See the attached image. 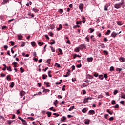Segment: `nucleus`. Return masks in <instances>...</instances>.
I'll use <instances>...</instances> for the list:
<instances>
[{"label": "nucleus", "instance_id": "nucleus-1", "mask_svg": "<svg viewBox=\"0 0 125 125\" xmlns=\"http://www.w3.org/2000/svg\"><path fill=\"white\" fill-rule=\"evenodd\" d=\"M122 7H125V1L124 0H121V2L120 3H117L114 5L115 8L117 9H119V8H121Z\"/></svg>", "mask_w": 125, "mask_h": 125}, {"label": "nucleus", "instance_id": "nucleus-2", "mask_svg": "<svg viewBox=\"0 0 125 125\" xmlns=\"http://www.w3.org/2000/svg\"><path fill=\"white\" fill-rule=\"evenodd\" d=\"M122 33V31L119 32V33H116L115 31H113L111 34V37L112 38H116V36H118L119 34H121Z\"/></svg>", "mask_w": 125, "mask_h": 125}, {"label": "nucleus", "instance_id": "nucleus-3", "mask_svg": "<svg viewBox=\"0 0 125 125\" xmlns=\"http://www.w3.org/2000/svg\"><path fill=\"white\" fill-rule=\"evenodd\" d=\"M19 120H20L21 121H22L23 125H27V122L26 121V120L23 119V118H22L21 117H19Z\"/></svg>", "mask_w": 125, "mask_h": 125}, {"label": "nucleus", "instance_id": "nucleus-4", "mask_svg": "<svg viewBox=\"0 0 125 125\" xmlns=\"http://www.w3.org/2000/svg\"><path fill=\"white\" fill-rule=\"evenodd\" d=\"M80 49H86V46L85 45V44H81L79 46Z\"/></svg>", "mask_w": 125, "mask_h": 125}, {"label": "nucleus", "instance_id": "nucleus-5", "mask_svg": "<svg viewBox=\"0 0 125 125\" xmlns=\"http://www.w3.org/2000/svg\"><path fill=\"white\" fill-rule=\"evenodd\" d=\"M88 114L89 115H94V114H95V111L94 110H90L89 111Z\"/></svg>", "mask_w": 125, "mask_h": 125}, {"label": "nucleus", "instance_id": "nucleus-6", "mask_svg": "<svg viewBox=\"0 0 125 125\" xmlns=\"http://www.w3.org/2000/svg\"><path fill=\"white\" fill-rule=\"evenodd\" d=\"M20 95L21 96V98H22L24 95H25V91H21L20 93Z\"/></svg>", "mask_w": 125, "mask_h": 125}, {"label": "nucleus", "instance_id": "nucleus-7", "mask_svg": "<svg viewBox=\"0 0 125 125\" xmlns=\"http://www.w3.org/2000/svg\"><path fill=\"white\" fill-rule=\"evenodd\" d=\"M44 84H46V86L47 87H50V83L48 82H44Z\"/></svg>", "mask_w": 125, "mask_h": 125}, {"label": "nucleus", "instance_id": "nucleus-8", "mask_svg": "<svg viewBox=\"0 0 125 125\" xmlns=\"http://www.w3.org/2000/svg\"><path fill=\"white\" fill-rule=\"evenodd\" d=\"M87 60L88 62H92V61L93 60V57L87 58Z\"/></svg>", "mask_w": 125, "mask_h": 125}, {"label": "nucleus", "instance_id": "nucleus-9", "mask_svg": "<svg viewBox=\"0 0 125 125\" xmlns=\"http://www.w3.org/2000/svg\"><path fill=\"white\" fill-rule=\"evenodd\" d=\"M83 4H80L79 5V9L81 10V12L83 11Z\"/></svg>", "mask_w": 125, "mask_h": 125}, {"label": "nucleus", "instance_id": "nucleus-10", "mask_svg": "<svg viewBox=\"0 0 125 125\" xmlns=\"http://www.w3.org/2000/svg\"><path fill=\"white\" fill-rule=\"evenodd\" d=\"M52 114V113H51L49 111H47L46 112V114L47 115L48 118H50V117H51Z\"/></svg>", "mask_w": 125, "mask_h": 125}, {"label": "nucleus", "instance_id": "nucleus-11", "mask_svg": "<svg viewBox=\"0 0 125 125\" xmlns=\"http://www.w3.org/2000/svg\"><path fill=\"white\" fill-rule=\"evenodd\" d=\"M119 60H120V62H125V58L121 57H120Z\"/></svg>", "mask_w": 125, "mask_h": 125}, {"label": "nucleus", "instance_id": "nucleus-12", "mask_svg": "<svg viewBox=\"0 0 125 125\" xmlns=\"http://www.w3.org/2000/svg\"><path fill=\"white\" fill-rule=\"evenodd\" d=\"M38 45H39V46H42V45H43L44 44V43H43V42H38Z\"/></svg>", "mask_w": 125, "mask_h": 125}, {"label": "nucleus", "instance_id": "nucleus-13", "mask_svg": "<svg viewBox=\"0 0 125 125\" xmlns=\"http://www.w3.org/2000/svg\"><path fill=\"white\" fill-rule=\"evenodd\" d=\"M76 57H79L80 58L81 56L77 55V54H74L73 55V58L74 59H75Z\"/></svg>", "mask_w": 125, "mask_h": 125}, {"label": "nucleus", "instance_id": "nucleus-14", "mask_svg": "<svg viewBox=\"0 0 125 125\" xmlns=\"http://www.w3.org/2000/svg\"><path fill=\"white\" fill-rule=\"evenodd\" d=\"M6 79L7 80V81H11V77H10V75H7L6 77Z\"/></svg>", "mask_w": 125, "mask_h": 125}, {"label": "nucleus", "instance_id": "nucleus-15", "mask_svg": "<svg viewBox=\"0 0 125 125\" xmlns=\"http://www.w3.org/2000/svg\"><path fill=\"white\" fill-rule=\"evenodd\" d=\"M46 78H47V75H46L45 74H43L42 75V79H43V80H45V79H46Z\"/></svg>", "mask_w": 125, "mask_h": 125}, {"label": "nucleus", "instance_id": "nucleus-16", "mask_svg": "<svg viewBox=\"0 0 125 125\" xmlns=\"http://www.w3.org/2000/svg\"><path fill=\"white\" fill-rule=\"evenodd\" d=\"M74 51H75V52H80V47L79 46V47L76 48Z\"/></svg>", "mask_w": 125, "mask_h": 125}, {"label": "nucleus", "instance_id": "nucleus-17", "mask_svg": "<svg viewBox=\"0 0 125 125\" xmlns=\"http://www.w3.org/2000/svg\"><path fill=\"white\" fill-rule=\"evenodd\" d=\"M7 71H9V72H12V69H11V66H9V67H7Z\"/></svg>", "mask_w": 125, "mask_h": 125}, {"label": "nucleus", "instance_id": "nucleus-18", "mask_svg": "<svg viewBox=\"0 0 125 125\" xmlns=\"http://www.w3.org/2000/svg\"><path fill=\"white\" fill-rule=\"evenodd\" d=\"M111 33V30H107V32L105 33V35L106 36H108V35H110V34Z\"/></svg>", "mask_w": 125, "mask_h": 125}, {"label": "nucleus", "instance_id": "nucleus-19", "mask_svg": "<svg viewBox=\"0 0 125 125\" xmlns=\"http://www.w3.org/2000/svg\"><path fill=\"white\" fill-rule=\"evenodd\" d=\"M9 0H3V2H2V4L4 5L5 3H7V2Z\"/></svg>", "mask_w": 125, "mask_h": 125}, {"label": "nucleus", "instance_id": "nucleus-20", "mask_svg": "<svg viewBox=\"0 0 125 125\" xmlns=\"http://www.w3.org/2000/svg\"><path fill=\"white\" fill-rule=\"evenodd\" d=\"M59 28H57L58 31H60V30H61V29H62L63 28V27H62V25H61V24H60L59 25Z\"/></svg>", "mask_w": 125, "mask_h": 125}, {"label": "nucleus", "instance_id": "nucleus-21", "mask_svg": "<svg viewBox=\"0 0 125 125\" xmlns=\"http://www.w3.org/2000/svg\"><path fill=\"white\" fill-rule=\"evenodd\" d=\"M82 112L83 113H86V112H87V109L86 108H84L83 109H82Z\"/></svg>", "mask_w": 125, "mask_h": 125}, {"label": "nucleus", "instance_id": "nucleus-22", "mask_svg": "<svg viewBox=\"0 0 125 125\" xmlns=\"http://www.w3.org/2000/svg\"><path fill=\"white\" fill-rule=\"evenodd\" d=\"M55 67H57V68H60L61 66L60 65V64H58V63H56L55 64Z\"/></svg>", "mask_w": 125, "mask_h": 125}, {"label": "nucleus", "instance_id": "nucleus-23", "mask_svg": "<svg viewBox=\"0 0 125 125\" xmlns=\"http://www.w3.org/2000/svg\"><path fill=\"white\" fill-rule=\"evenodd\" d=\"M89 123H90V120H86L84 122V124H85V125H89Z\"/></svg>", "mask_w": 125, "mask_h": 125}, {"label": "nucleus", "instance_id": "nucleus-24", "mask_svg": "<svg viewBox=\"0 0 125 125\" xmlns=\"http://www.w3.org/2000/svg\"><path fill=\"white\" fill-rule=\"evenodd\" d=\"M31 45H32V46H36V42H35L34 41L32 42H31Z\"/></svg>", "mask_w": 125, "mask_h": 125}, {"label": "nucleus", "instance_id": "nucleus-25", "mask_svg": "<svg viewBox=\"0 0 125 125\" xmlns=\"http://www.w3.org/2000/svg\"><path fill=\"white\" fill-rule=\"evenodd\" d=\"M75 109V106L73 105V106L70 107V108L68 109V111H72V110H74Z\"/></svg>", "mask_w": 125, "mask_h": 125}, {"label": "nucleus", "instance_id": "nucleus-26", "mask_svg": "<svg viewBox=\"0 0 125 125\" xmlns=\"http://www.w3.org/2000/svg\"><path fill=\"white\" fill-rule=\"evenodd\" d=\"M20 70L21 71V73H24V72H25V70L23 69V67H21Z\"/></svg>", "mask_w": 125, "mask_h": 125}, {"label": "nucleus", "instance_id": "nucleus-27", "mask_svg": "<svg viewBox=\"0 0 125 125\" xmlns=\"http://www.w3.org/2000/svg\"><path fill=\"white\" fill-rule=\"evenodd\" d=\"M110 72H113V71H115V68H114V66L110 67Z\"/></svg>", "mask_w": 125, "mask_h": 125}, {"label": "nucleus", "instance_id": "nucleus-28", "mask_svg": "<svg viewBox=\"0 0 125 125\" xmlns=\"http://www.w3.org/2000/svg\"><path fill=\"white\" fill-rule=\"evenodd\" d=\"M52 52H55V49L52 47V46H50Z\"/></svg>", "mask_w": 125, "mask_h": 125}, {"label": "nucleus", "instance_id": "nucleus-29", "mask_svg": "<svg viewBox=\"0 0 125 125\" xmlns=\"http://www.w3.org/2000/svg\"><path fill=\"white\" fill-rule=\"evenodd\" d=\"M13 122H14V121H11V120H8L7 121V123L8 124V125H11V124H12V123H13Z\"/></svg>", "mask_w": 125, "mask_h": 125}, {"label": "nucleus", "instance_id": "nucleus-30", "mask_svg": "<svg viewBox=\"0 0 125 125\" xmlns=\"http://www.w3.org/2000/svg\"><path fill=\"white\" fill-rule=\"evenodd\" d=\"M121 98H124V99H125V94L124 93H121Z\"/></svg>", "mask_w": 125, "mask_h": 125}, {"label": "nucleus", "instance_id": "nucleus-31", "mask_svg": "<svg viewBox=\"0 0 125 125\" xmlns=\"http://www.w3.org/2000/svg\"><path fill=\"white\" fill-rule=\"evenodd\" d=\"M17 62H13L12 63V65H14V68H16V67H17Z\"/></svg>", "mask_w": 125, "mask_h": 125}, {"label": "nucleus", "instance_id": "nucleus-32", "mask_svg": "<svg viewBox=\"0 0 125 125\" xmlns=\"http://www.w3.org/2000/svg\"><path fill=\"white\" fill-rule=\"evenodd\" d=\"M33 11H34V12H38V11H39V10H38V9L35 8H33L32 9Z\"/></svg>", "mask_w": 125, "mask_h": 125}, {"label": "nucleus", "instance_id": "nucleus-33", "mask_svg": "<svg viewBox=\"0 0 125 125\" xmlns=\"http://www.w3.org/2000/svg\"><path fill=\"white\" fill-rule=\"evenodd\" d=\"M98 73H96V72H94L93 76L94 77H95L96 78H97V77H98Z\"/></svg>", "mask_w": 125, "mask_h": 125}, {"label": "nucleus", "instance_id": "nucleus-34", "mask_svg": "<svg viewBox=\"0 0 125 125\" xmlns=\"http://www.w3.org/2000/svg\"><path fill=\"white\" fill-rule=\"evenodd\" d=\"M70 73L67 72L66 75H63V77H65V78H67V77H68L69 76H70Z\"/></svg>", "mask_w": 125, "mask_h": 125}, {"label": "nucleus", "instance_id": "nucleus-35", "mask_svg": "<svg viewBox=\"0 0 125 125\" xmlns=\"http://www.w3.org/2000/svg\"><path fill=\"white\" fill-rule=\"evenodd\" d=\"M82 19H83L82 22L83 24H84V23H85V18L84 17H83Z\"/></svg>", "mask_w": 125, "mask_h": 125}, {"label": "nucleus", "instance_id": "nucleus-36", "mask_svg": "<svg viewBox=\"0 0 125 125\" xmlns=\"http://www.w3.org/2000/svg\"><path fill=\"white\" fill-rule=\"evenodd\" d=\"M54 28H55V26H54V24H51L50 25V28L52 29V30H54Z\"/></svg>", "mask_w": 125, "mask_h": 125}, {"label": "nucleus", "instance_id": "nucleus-37", "mask_svg": "<svg viewBox=\"0 0 125 125\" xmlns=\"http://www.w3.org/2000/svg\"><path fill=\"white\" fill-rule=\"evenodd\" d=\"M14 87V82H13L11 83L10 87L12 88Z\"/></svg>", "mask_w": 125, "mask_h": 125}, {"label": "nucleus", "instance_id": "nucleus-38", "mask_svg": "<svg viewBox=\"0 0 125 125\" xmlns=\"http://www.w3.org/2000/svg\"><path fill=\"white\" fill-rule=\"evenodd\" d=\"M61 121H62V122H65V121H66V117L63 116L62 117V119H61Z\"/></svg>", "mask_w": 125, "mask_h": 125}, {"label": "nucleus", "instance_id": "nucleus-39", "mask_svg": "<svg viewBox=\"0 0 125 125\" xmlns=\"http://www.w3.org/2000/svg\"><path fill=\"white\" fill-rule=\"evenodd\" d=\"M18 38L19 40H22V39H23V36L22 35H19Z\"/></svg>", "mask_w": 125, "mask_h": 125}, {"label": "nucleus", "instance_id": "nucleus-40", "mask_svg": "<svg viewBox=\"0 0 125 125\" xmlns=\"http://www.w3.org/2000/svg\"><path fill=\"white\" fill-rule=\"evenodd\" d=\"M50 91V90H49V89H44L43 91V92H45L46 93V92H49Z\"/></svg>", "mask_w": 125, "mask_h": 125}, {"label": "nucleus", "instance_id": "nucleus-41", "mask_svg": "<svg viewBox=\"0 0 125 125\" xmlns=\"http://www.w3.org/2000/svg\"><path fill=\"white\" fill-rule=\"evenodd\" d=\"M118 92H119V91L117 90H115L114 91L113 94L114 95H116V94H117V93H118Z\"/></svg>", "mask_w": 125, "mask_h": 125}, {"label": "nucleus", "instance_id": "nucleus-42", "mask_svg": "<svg viewBox=\"0 0 125 125\" xmlns=\"http://www.w3.org/2000/svg\"><path fill=\"white\" fill-rule=\"evenodd\" d=\"M85 39L88 42H89V38L88 36H86Z\"/></svg>", "mask_w": 125, "mask_h": 125}, {"label": "nucleus", "instance_id": "nucleus-43", "mask_svg": "<svg viewBox=\"0 0 125 125\" xmlns=\"http://www.w3.org/2000/svg\"><path fill=\"white\" fill-rule=\"evenodd\" d=\"M99 78L100 79V80H103V79H104L103 75H99Z\"/></svg>", "mask_w": 125, "mask_h": 125}, {"label": "nucleus", "instance_id": "nucleus-44", "mask_svg": "<svg viewBox=\"0 0 125 125\" xmlns=\"http://www.w3.org/2000/svg\"><path fill=\"white\" fill-rule=\"evenodd\" d=\"M58 51L60 53V54H63V52H62V50L61 49L59 48Z\"/></svg>", "mask_w": 125, "mask_h": 125}, {"label": "nucleus", "instance_id": "nucleus-45", "mask_svg": "<svg viewBox=\"0 0 125 125\" xmlns=\"http://www.w3.org/2000/svg\"><path fill=\"white\" fill-rule=\"evenodd\" d=\"M111 104H112V105H115V104H116V101H115V100H112V102H111Z\"/></svg>", "mask_w": 125, "mask_h": 125}, {"label": "nucleus", "instance_id": "nucleus-46", "mask_svg": "<svg viewBox=\"0 0 125 125\" xmlns=\"http://www.w3.org/2000/svg\"><path fill=\"white\" fill-rule=\"evenodd\" d=\"M116 71H117V72H121V71H122V70H123V69H122V68H116Z\"/></svg>", "mask_w": 125, "mask_h": 125}, {"label": "nucleus", "instance_id": "nucleus-47", "mask_svg": "<svg viewBox=\"0 0 125 125\" xmlns=\"http://www.w3.org/2000/svg\"><path fill=\"white\" fill-rule=\"evenodd\" d=\"M117 24L119 26H122V25H123V23H122V21H118V22H117Z\"/></svg>", "mask_w": 125, "mask_h": 125}, {"label": "nucleus", "instance_id": "nucleus-48", "mask_svg": "<svg viewBox=\"0 0 125 125\" xmlns=\"http://www.w3.org/2000/svg\"><path fill=\"white\" fill-rule=\"evenodd\" d=\"M58 103V101H57V100H55V102H54V104L55 106H56V104H57Z\"/></svg>", "mask_w": 125, "mask_h": 125}, {"label": "nucleus", "instance_id": "nucleus-49", "mask_svg": "<svg viewBox=\"0 0 125 125\" xmlns=\"http://www.w3.org/2000/svg\"><path fill=\"white\" fill-rule=\"evenodd\" d=\"M53 42H51L50 44H51V45H52V44H55V41H54V40H53Z\"/></svg>", "mask_w": 125, "mask_h": 125}, {"label": "nucleus", "instance_id": "nucleus-50", "mask_svg": "<svg viewBox=\"0 0 125 125\" xmlns=\"http://www.w3.org/2000/svg\"><path fill=\"white\" fill-rule=\"evenodd\" d=\"M10 43H11L12 46H13V45L15 44V43L13 42V41H10Z\"/></svg>", "mask_w": 125, "mask_h": 125}, {"label": "nucleus", "instance_id": "nucleus-51", "mask_svg": "<svg viewBox=\"0 0 125 125\" xmlns=\"http://www.w3.org/2000/svg\"><path fill=\"white\" fill-rule=\"evenodd\" d=\"M59 12L60 13H63V12H64V11L62 9H60L59 10Z\"/></svg>", "mask_w": 125, "mask_h": 125}, {"label": "nucleus", "instance_id": "nucleus-52", "mask_svg": "<svg viewBox=\"0 0 125 125\" xmlns=\"http://www.w3.org/2000/svg\"><path fill=\"white\" fill-rule=\"evenodd\" d=\"M114 120V117H111L109 119V121H110V122H112V121Z\"/></svg>", "mask_w": 125, "mask_h": 125}, {"label": "nucleus", "instance_id": "nucleus-53", "mask_svg": "<svg viewBox=\"0 0 125 125\" xmlns=\"http://www.w3.org/2000/svg\"><path fill=\"white\" fill-rule=\"evenodd\" d=\"M104 77L105 78V79H107V78H108V74L107 73L104 74Z\"/></svg>", "mask_w": 125, "mask_h": 125}, {"label": "nucleus", "instance_id": "nucleus-54", "mask_svg": "<svg viewBox=\"0 0 125 125\" xmlns=\"http://www.w3.org/2000/svg\"><path fill=\"white\" fill-rule=\"evenodd\" d=\"M84 103H86V102H88V100H87V98H85L84 99V101H83Z\"/></svg>", "mask_w": 125, "mask_h": 125}, {"label": "nucleus", "instance_id": "nucleus-55", "mask_svg": "<svg viewBox=\"0 0 125 125\" xmlns=\"http://www.w3.org/2000/svg\"><path fill=\"white\" fill-rule=\"evenodd\" d=\"M101 47L102 48H105V45H104V44H102L101 45H100Z\"/></svg>", "mask_w": 125, "mask_h": 125}, {"label": "nucleus", "instance_id": "nucleus-56", "mask_svg": "<svg viewBox=\"0 0 125 125\" xmlns=\"http://www.w3.org/2000/svg\"><path fill=\"white\" fill-rule=\"evenodd\" d=\"M104 10H105V11H107V10H108V6H107V5H105L104 6Z\"/></svg>", "mask_w": 125, "mask_h": 125}, {"label": "nucleus", "instance_id": "nucleus-57", "mask_svg": "<svg viewBox=\"0 0 125 125\" xmlns=\"http://www.w3.org/2000/svg\"><path fill=\"white\" fill-rule=\"evenodd\" d=\"M114 108H115V109H118V108H119V104H117L114 106Z\"/></svg>", "mask_w": 125, "mask_h": 125}, {"label": "nucleus", "instance_id": "nucleus-58", "mask_svg": "<svg viewBox=\"0 0 125 125\" xmlns=\"http://www.w3.org/2000/svg\"><path fill=\"white\" fill-rule=\"evenodd\" d=\"M107 113H109L110 115H112V114H113V112H111L109 110H107Z\"/></svg>", "mask_w": 125, "mask_h": 125}, {"label": "nucleus", "instance_id": "nucleus-59", "mask_svg": "<svg viewBox=\"0 0 125 125\" xmlns=\"http://www.w3.org/2000/svg\"><path fill=\"white\" fill-rule=\"evenodd\" d=\"M51 61V59H49L47 60V63H48V64H50Z\"/></svg>", "mask_w": 125, "mask_h": 125}, {"label": "nucleus", "instance_id": "nucleus-60", "mask_svg": "<svg viewBox=\"0 0 125 125\" xmlns=\"http://www.w3.org/2000/svg\"><path fill=\"white\" fill-rule=\"evenodd\" d=\"M49 34H50V37H53V35H54V34H53V33H52V32H49Z\"/></svg>", "mask_w": 125, "mask_h": 125}, {"label": "nucleus", "instance_id": "nucleus-61", "mask_svg": "<svg viewBox=\"0 0 125 125\" xmlns=\"http://www.w3.org/2000/svg\"><path fill=\"white\" fill-rule=\"evenodd\" d=\"M28 120H31V121H34V120H35V119H34V118L33 117H28Z\"/></svg>", "mask_w": 125, "mask_h": 125}, {"label": "nucleus", "instance_id": "nucleus-62", "mask_svg": "<svg viewBox=\"0 0 125 125\" xmlns=\"http://www.w3.org/2000/svg\"><path fill=\"white\" fill-rule=\"evenodd\" d=\"M53 115H54V116H56V117H59V114H57V113H53Z\"/></svg>", "mask_w": 125, "mask_h": 125}, {"label": "nucleus", "instance_id": "nucleus-63", "mask_svg": "<svg viewBox=\"0 0 125 125\" xmlns=\"http://www.w3.org/2000/svg\"><path fill=\"white\" fill-rule=\"evenodd\" d=\"M77 68H81L82 67V64H80L79 65H77Z\"/></svg>", "mask_w": 125, "mask_h": 125}, {"label": "nucleus", "instance_id": "nucleus-64", "mask_svg": "<svg viewBox=\"0 0 125 125\" xmlns=\"http://www.w3.org/2000/svg\"><path fill=\"white\" fill-rule=\"evenodd\" d=\"M89 30H90V33H93L94 31V29H91V28H90Z\"/></svg>", "mask_w": 125, "mask_h": 125}]
</instances>
